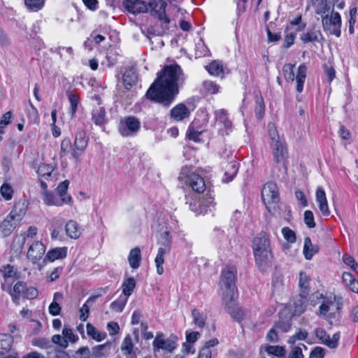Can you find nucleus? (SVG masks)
Wrapping results in <instances>:
<instances>
[{"mask_svg": "<svg viewBox=\"0 0 358 358\" xmlns=\"http://www.w3.org/2000/svg\"><path fill=\"white\" fill-rule=\"evenodd\" d=\"M159 248L164 250L171 251V236L168 231L162 232L158 238Z\"/></svg>", "mask_w": 358, "mask_h": 358, "instance_id": "58836bf2", "label": "nucleus"}, {"mask_svg": "<svg viewBox=\"0 0 358 358\" xmlns=\"http://www.w3.org/2000/svg\"><path fill=\"white\" fill-rule=\"evenodd\" d=\"M282 234L287 242L293 243L296 241V234L289 227H283L282 229Z\"/></svg>", "mask_w": 358, "mask_h": 358, "instance_id": "680f3d73", "label": "nucleus"}, {"mask_svg": "<svg viewBox=\"0 0 358 358\" xmlns=\"http://www.w3.org/2000/svg\"><path fill=\"white\" fill-rule=\"evenodd\" d=\"M208 72L215 76H220L224 74V67L222 64L218 61H213L206 66Z\"/></svg>", "mask_w": 358, "mask_h": 358, "instance_id": "37998d69", "label": "nucleus"}, {"mask_svg": "<svg viewBox=\"0 0 358 358\" xmlns=\"http://www.w3.org/2000/svg\"><path fill=\"white\" fill-rule=\"evenodd\" d=\"M110 343H106L102 345H96L92 349V355L94 358H103L108 356Z\"/></svg>", "mask_w": 358, "mask_h": 358, "instance_id": "a19ab883", "label": "nucleus"}, {"mask_svg": "<svg viewBox=\"0 0 358 358\" xmlns=\"http://www.w3.org/2000/svg\"><path fill=\"white\" fill-rule=\"evenodd\" d=\"M160 24H155V26H150L148 28V37L151 36H162L169 30V24L170 20L167 17L158 18Z\"/></svg>", "mask_w": 358, "mask_h": 358, "instance_id": "4be33fe9", "label": "nucleus"}, {"mask_svg": "<svg viewBox=\"0 0 358 358\" xmlns=\"http://www.w3.org/2000/svg\"><path fill=\"white\" fill-rule=\"evenodd\" d=\"M315 200L320 212L323 216H329L331 213L326 193L322 187H318L315 192Z\"/></svg>", "mask_w": 358, "mask_h": 358, "instance_id": "6ab92c4d", "label": "nucleus"}, {"mask_svg": "<svg viewBox=\"0 0 358 358\" xmlns=\"http://www.w3.org/2000/svg\"><path fill=\"white\" fill-rule=\"evenodd\" d=\"M0 194L6 201H9L13 198V189L8 182H3L0 187Z\"/></svg>", "mask_w": 358, "mask_h": 358, "instance_id": "3c124183", "label": "nucleus"}, {"mask_svg": "<svg viewBox=\"0 0 358 358\" xmlns=\"http://www.w3.org/2000/svg\"><path fill=\"white\" fill-rule=\"evenodd\" d=\"M262 350H264L268 355L280 357L284 355L285 350L282 347L276 345H266L262 347Z\"/></svg>", "mask_w": 358, "mask_h": 358, "instance_id": "864d4df0", "label": "nucleus"}, {"mask_svg": "<svg viewBox=\"0 0 358 358\" xmlns=\"http://www.w3.org/2000/svg\"><path fill=\"white\" fill-rule=\"evenodd\" d=\"M128 262L129 266L133 269H136L140 266L141 260V250L139 248H135L130 250L128 255Z\"/></svg>", "mask_w": 358, "mask_h": 358, "instance_id": "72a5a7b5", "label": "nucleus"}, {"mask_svg": "<svg viewBox=\"0 0 358 358\" xmlns=\"http://www.w3.org/2000/svg\"><path fill=\"white\" fill-rule=\"evenodd\" d=\"M318 251L319 247L316 245H313L309 237L305 238L303 248V254L305 259L310 260L318 252Z\"/></svg>", "mask_w": 358, "mask_h": 358, "instance_id": "c85d7f7f", "label": "nucleus"}, {"mask_svg": "<svg viewBox=\"0 0 358 358\" xmlns=\"http://www.w3.org/2000/svg\"><path fill=\"white\" fill-rule=\"evenodd\" d=\"M217 344L218 341L216 338H213L206 342L205 346L200 351L198 358H211V350L210 348Z\"/></svg>", "mask_w": 358, "mask_h": 358, "instance_id": "49530a36", "label": "nucleus"}, {"mask_svg": "<svg viewBox=\"0 0 358 358\" xmlns=\"http://www.w3.org/2000/svg\"><path fill=\"white\" fill-rule=\"evenodd\" d=\"M88 143L86 134L84 131H79L76 134L73 149L71 152V157L78 161L79 157L85 150Z\"/></svg>", "mask_w": 358, "mask_h": 358, "instance_id": "dca6fc26", "label": "nucleus"}, {"mask_svg": "<svg viewBox=\"0 0 358 358\" xmlns=\"http://www.w3.org/2000/svg\"><path fill=\"white\" fill-rule=\"evenodd\" d=\"M122 81L126 90H130L137 82V75L132 69H127L122 75Z\"/></svg>", "mask_w": 358, "mask_h": 358, "instance_id": "bb28decb", "label": "nucleus"}, {"mask_svg": "<svg viewBox=\"0 0 358 358\" xmlns=\"http://www.w3.org/2000/svg\"><path fill=\"white\" fill-rule=\"evenodd\" d=\"M215 118L217 126L221 129L222 127L229 129L231 127V122L228 120L226 112L224 110H219L215 112Z\"/></svg>", "mask_w": 358, "mask_h": 358, "instance_id": "4c0bfd02", "label": "nucleus"}, {"mask_svg": "<svg viewBox=\"0 0 358 358\" xmlns=\"http://www.w3.org/2000/svg\"><path fill=\"white\" fill-rule=\"evenodd\" d=\"M227 310L228 313L231 315V317L240 321L243 319V311L237 304L235 303L234 299L231 300L229 303H223Z\"/></svg>", "mask_w": 358, "mask_h": 358, "instance_id": "2f4dec72", "label": "nucleus"}, {"mask_svg": "<svg viewBox=\"0 0 358 358\" xmlns=\"http://www.w3.org/2000/svg\"><path fill=\"white\" fill-rule=\"evenodd\" d=\"M196 122L194 121L192 124L189 127L187 131V136L189 139L193 140L195 142L200 141L203 130L196 128Z\"/></svg>", "mask_w": 358, "mask_h": 358, "instance_id": "a18cd8bd", "label": "nucleus"}, {"mask_svg": "<svg viewBox=\"0 0 358 358\" xmlns=\"http://www.w3.org/2000/svg\"><path fill=\"white\" fill-rule=\"evenodd\" d=\"M67 95L70 102L69 113L71 117L73 118L77 111L78 106L80 102V99L77 94H72L68 92Z\"/></svg>", "mask_w": 358, "mask_h": 358, "instance_id": "de8ad7c7", "label": "nucleus"}, {"mask_svg": "<svg viewBox=\"0 0 358 358\" xmlns=\"http://www.w3.org/2000/svg\"><path fill=\"white\" fill-rule=\"evenodd\" d=\"M152 345L155 350L161 349L169 353L173 352L178 346L176 338L164 339L158 334L153 341Z\"/></svg>", "mask_w": 358, "mask_h": 358, "instance_id": "f3484780", "label": "nucleus"}, {"mask_svg": "<svg viewBox=\"0 0 358 358\" xmlns=\"http://www.w3.org/2000/svg\"><path fill=\"white\" fill-rule=\"evenodd\" d=\"M268 133L271 139V148L274 159L277 162H281L285 159L287 155L285 143L280 139L276 129L273 124L268 125Z\"/></svg>", "mask_w": 358, "mask_h": 358, "instance_id": "1a4fd4ad", "label": "nucleus"}, {"mask_svg": "<svg viewBox=\"0 0 358 358\" xmlns=\"http://www.w3.org/2000/svg\"><path fill=\"white\" fill-rule=\"evenodd\" d=\"M310 6L314 13L320 15L321 18L334 10V6L327 0H310Z\"/></svg>", "mask_w": 358, "mask_h": 358, "instance_id": "412c9836", "label": "nucleus"}, {"mask_svg": "<svg viewBox=\"0 0 358 358\" xmlns=\"http://www.w3.org/2000/svg\"><path fill=\"white\" fill-rule=\"evenodd\" d=\"M136 287V280L134 278H128L122 283V296H127V299L132 294Z\"/></svg>", "mask_w": 358, "mask_h": 358, "instance_id": "c03bdc74", "label": "nucleus"}, {"mask_svg": "<svg viewBox=\"0 0 358 358\" xmlns=\"http://www.w3.org/2000/svg\"><path fill=\"white\" fill-rule=\"evenodd\" d=\"M32 344L41 348L47 349L50 347L49 341L44 338H36L33 339Z\"/></svg>", "mask_w": 358, "mask_h": 358, "instance_id": "69168bd1", "label": "nucleus"}, {"mask_svg": "<svg viewBox=\"0 0 358 358\" xmlns=\"http://www.w3.org/2000/svg\"><path fill=\"white\" fill-rule=\"evenodd\" d=\"M105 110L103 108H99L93 113V120L96 124H102L105 121Z\"/></svg>", "mask_w": 358, "mask_h": 358, "instance_id": "0e129e2a", "label": "nucleus"}, {"mask_svg": "<svg viewBox=\"0 0 358 358\" xmlns=\"http://www.w3.org/2000/svg\"><path fill=\"white\" fill-rule=\"evenodd\" d=\"M63 299V295L60 292H55L53 296L52 302L50 304L48 310L50 315L55 316L58 315L61 311L59 303Z\"/></svg>", "mask_w": 358, "mask_h": 358, "instance_id": "f704fd0d", "label": "nucleus"}, {"mask_svg": "<svg viewBox=\"0 0 358 358\" xmlns=\"http://www.w3.org/2000/svg\"><path fill=\"white\" fill-rule=\"evenodd\" d=\"M236 271L233 267H226L222 271L219 283L220 293L223 303H229L235 299L236 287L235 285Z\"/></svg>", "mask_w": 358, "mask_h": 358, "instance_id": "20e7f679", "label": "nucleus"}, {"mask_svg": "<svg viewBox=\"0 0 358 358\" xmlns=\"http://www.w3.org/2000/svg\"><path fill=\"white\" fill-rule=\"evenodd\" d=\"M134 348V343L130 335H127L121 345V350L126 355H131Z\"/></svg>", "mask_w": 358, "mask_h": 358, "instance_id": "5fc2aeb1", "label": "nucleus"}, {"mask_svg": "<svg viewBox=\"0 0 358 358\" xmlns=\"http://www.w3.org/2000/svg\"><path fill=\"white\" fill-rule=\"evenodd\" d=\"M122 5L128 12L132 14L148 12L147 3L142 0H125Z\"/></svg>", "mask_w": 358, "mask_h": 358, "instance_id": "a211bd4d", "label": "nucleus"}, {"mask_svg": "<svg viewBox=\"0 0 358 358\" xmlns=\"http://www.w3.org/2000/svg\"><path fill=\"white\" fill-rule=\"evenodd\" d=\"M324 31L338 38L341 35L342 20L339 13L331 11L321 18Z\"/></svg>", "mask_w": 358, "mask_h": 358, "instance_id": "6e6552de", "label": "nucleus"}, {"mask_svg": "<svg viewBox=\"0 0 358 358\" xmlns=\"http://www.w3.org/2000/svg\"><path fill=\"white\" fill-rule=\"evenodd\" d=\"M52 341L59 345L62 348H66L68 346V342L66 341V338H64L63 335H55L52 338Z\"/></svg>", "mask_w": 358, "mask_h": 358, "instance_id": "774afa93", "label": "nucleus"}, {"mask_svg": "<svg viewBox=\"0 0 358 358\" xmlns=\"http://www.w3.org/2000/svg\"><path fill=\"white\" fill-rule=\"evenodd\" d=\"M342 307L341 299L335 295L324 297L319 307V315L327 320L336 317Z\"/></svg>", "mask_w": 358, "mask_h": 358, "instance_id": "423d86ee", "label": "nucleus"}, {"mask_svg": "<svg viewBox=\"0 0 358 358\" xmlns=\"http://www.w3.org/2000/svg\"><path fill=\"white\" fill-rule=\"evenodd\" d=\"M190 112L185 105L179 103L170 110L171 117L176 121H182L189 116Z\"/></svg>", "mask_w": 358, "mask_h": 358, "instance_id": "a878e982", "label": "nucleus"}, {"mask_svg": "<svg viewBox=\"0 0 358 358\" xmlns=\"http://www.w3.org/2000/svg\"><path fill=\"white\" fill-rule=\"evenodd\" d=\"M86 331L88 336L97 342L103 341L107 336L106 332L98 330L91 323L86 324Z\"/></svg>", "mask_w": 358, "mask_h": 358, "instance_id": "473e14b6", "label": "nucleus"}, {"mask_svg": "<svg viewBox=\"0 0 358 358\" xmlns=\"http://www.w3.org/2000/svg\"><path fill=\"white\" fill-rule=\"evenodd\" d=\"M322 36L320 30L315 28L308 29L306 33L301 34L300 39L304 43L309 42H316L319 41V38Z\"/></svg>", "mask_w": 358, "mask_h": 358, "instance_id": "c9c22d12", "label": "nucleus"}, {"mask_svg": "<svg viewBox=\"0 0 358 358\" xmlns=\"http://www.w3.org/2000/svg\"><path fill=\"white\" fill-rule=\"evenodd\" d=\"M204 90L210 94H217L219 92L220 87L211 80H206L203 83Z\"/></svg>", "mask_w": 358, "mask_h": 358, "instance_id": "4d7b16f0", "label": "nucleus"}, {"mask_svg": "<svg viewBox=\"0 0 358 358\" xmlns=\"http://www.w3.org/2000/svg\"><path fill=\"white\" fill-rule=\"evenodd\" d=\"M38 233L37 227L31 226L24 234H21L15 238V241L19 243L20 249H22L28 239H33Z\"/></svg>", "mask_w": 358, "mask_h": 358, "instance_id": "cd10ccee", "label": "nucleus"}, {"mask_svg": "<svg viewBox=\"0 0 358 358\" xmlns=\"http://www.w3.org/2000/svg\"><path fill=\"white\" fill-rule=\"evenodd\" d=\"M238 171V166L236 162L229 163L225 169V173L222 178L223 182H229L233 180Z\"/></svg>", "mask_w": 358, "mask_h": 358, "instance_id": "79ce46f5", "label": "nucleus"}, {"mask_svg": "<svg viewBox=\"0 0 358 358\" xmlns=\"http://www.w3.org/2000/svg\"><path fill=\"white\" fill-rule=\"evenodd\" d=\"M45 246L41 241H35L29 244L27 257L33 264L38 263L44 256L45 252Z\"/></svg>", "mask_w": 358, "mask_h": 358, "instance_id": "4468645a", "label": "nucleus"}, {"mask_svg": "<svg viewBox=\"0 0 358 358\" xmlns=\"http://www.w3.org/2000/svg\"><path fill=\"white\" fill-rule=\"evenodd\" d=\"M309 280H310V278L307 275V274L303 272V271H301L299 273V287L303 289V293H305V291L309 287Z\"/></svg>", "mask_w": 358, "mask_h": 358, "instance_id": "052dcab7", "label": "nucleus"}, {"mask_svg": "<svg viewBox=\"0 0 358 358\" xmlns=\"http://www.w3.org/2000/svg\"><path fill=\"white\" fill-rule=\"evenodd\" d=\"M343 262L350 266L355 272L358 273V264L355 262V259L348 255H345L343 257Z\"/></svg>", "mask_w": 358, "mask_h": 358, "instance_id": "e2e57ef3", "label": "nucleus"}, {"mask_svg": "<svg viewBox=\"0 0 358 358\" xmlns=\"http://www.w3.org/2000/svg\"><path fill=\"white\" fill-rule=\"evenodd\" d=\"M252 248L256 264L261 269H264L273 258L268 236L266 234H260L255 237Z\"/></svg>", "mask_w": 358, "mask_h": 358, "instance_id": "7ed1b4c3", "label": "nucleus"}, {"mask_svg": "<svg viewBox=\"0 0 358 358\" xmlns=\"http://www.w3.org/2000/svg\"><path fill=\"white\" fill-rule=\"evenodd\" d=\"M262 199L268 211L275 210L280 201L278 189L275 183H266L262 190Z\"/></svg>", "mask_w": 358, "mask_h": 358, "instance_id": "9d476101", "label": "nucleus"}, {"mask_svg": "<svg viewBox=\"0 0 358 358\" xmlns=\"http://www.w3.org/2000/svg\"><path fill=\"white\" fill-rule=\"evenodd\" d=\"M294 69V65L291 64L284 65L282 69L284 76L287 81L290 82H294V79H296V91L298 93H301L303 90V85L306 78L307 67L304 64H301L298 67L296 77Z\"/></svg>", "mask_w": 358, "mask_h": 358, "instance_id": "0eeeda50", "label": "nucleus"}, {"mask_svg": "<svg viewBox=\"0 0 358 358\" xmlns=\"http://www.w3.org/2000/svg\"><path fill=\"white\" fill-rule=\"evenodd\" d=\"M141 128L140 120L134 116H127L120 120L118 130L122 136L136 135Z\"/></svg>", "mask_w": 358, "mask_h": 358, "instance_id": "9b49d317", "label": "nucleus"}, {"mask_svg": "<svg viewBox=\"0 0 358 358\" xmlns=\"http://www.w3.org/2000/svg\"><path fill=\"white\" fill-rule=\"evenodd\" d=\"M0 272L2 276L4 278L6 282L7 281V280L13 278L15 274L13 266L9 264L3 266L1 268Z\"/></svg>", "mask_w": 358, "mask_h": 358, "instance_id": "13d9d810", "label": "nucleus"}, {"mask_svg": "<svg viewBox=\"0 0 358 358\" xmlns=\"http://www.w3.org/2000/svg\"><path fill=\"white\" fill-rule=\"evenodd\" d=\"M193 322L196 326L199 327H203L206 323V316L203 313L200 312L198 309L194 308L192 311Z\"/></svg>", "mask_w": 358, "mask_h": 358, "instance_id": "09e8293b", "label": "nucleus"}, {"mask_svg": "<svg viewBox=\"0 0 358 358\" xmlns=\"http://www.w3.org/2000/svg\"><path fill=\"white\" fill-rule=\"evenodd\" d=\"M148 6V12L158 18L167 17L165 13L166 3L164 0H150Z\"/></svg>", "mask_w": 358, "mask_h": 358, "instance_id": "5701e85b", "label": "nucleus"}, {"mask_svg": "<svg viewBox=\"0 0 358 358\" xmlns=\"http://www.w3.org/2000/svg\"><path fill=\"white\" fill-rule=\"evenodd\" d=\"M2 289L8 291L11 295L13 301L16 302L19 299L20 294L24 292L25 285L21 282H18L14 285L13 290H11L9 287H6V285L3 283L2 284Z\"/></svg>", "mask_w": 358, "mask_h": 358, "instance_id": "e433bc0d", "label": "nucleus"}, {"mask_svg": "<svg viewBox=\"0 0 358 358\" xmlns=\"http://www.w3.org/2000/svg\"><path fill=\"white\" fill-rule=\"evenodd\" d=\"M169 252V251L158 248L157 254L155 259L157 274L162 275L164 273L163 264L164 263V256Z\"/></svg>", "mask_w": 358, "mask_h": 358, "instance_id": "ea45409f", "label": "nucleus"}, {"mask_svg": "<svg viewBox=\"0 0 358 358\" xmlns=\"http://www.w3.org/2000/svg\"><path fill=\"white\" fill-rule=\"evenodd\" d=\"M213 197L210 194H206L199 201H195L189 204L192 211L198 215H205L208 212H211L215 208V203Z\"/></svg>", "mask_w": 358, "mask_h": 358, "instance_id": "ddd939ff", "label": "nucleus"}, {"mask_svg": "<svg viewBox=\"0 0 358 358\" xmlns=\"http://www.w3.org/2000/svg\"><path fill=\"white\" fill-rule=\"evenodd\" d=\"M62 335L66 338V341L71 343H76L78 340V336L75 335L73 330L69 327H64L62 330Z\"/></svg>", "mask_w": 358, "mask_h": 358, "instance_id": "bf43d9fd", "label": "nucleus"}, {"mask_svg": "<svg viewBox=\"0 0 358 358\" xmlns=\"http://www.w3.org/2000/svg\"><path fill=\"white\" fill-rule=\"evenodd\" d=\"M26 213L25 208L20 205H15L6 217L0 222V236H9L20 224Z\"/></svg>", "mask_w": 358, "mask_h": 358, "instance_id": "39448f33", "label": "nucleus"}, {"mask_svg": "<svg viewBox=\"0 0 358 358\" xmlns=\"http://www.w3.org/2000/svg\"><path fill=\"white\" fill-rule=\"evenodd\" d=\"M127 300L128 299H127V296H120L117 300L110 304V309L116 313H121L123 310Z\"/></svg>", "mask_w": 358, "mask_h": 358, "instance_id": "8fccbe9b", "label": "nucleus"}, {"mask_svg": "<svg viewBox=\"0 0 358 358\" xmlns=\"http://www.w3.org/2000/svg\"><path fill=\"white\" fill-rule=\"evenodd\" d=\"M340 332L338 331L330 336L327 334L324 329L317 328L315 329V336L320 340V343L331 349H336L338 345L340 339Z\"/></svg>", "mask_w": 358, "mask_h": 358, "instance_id": "2eb2a0df", "label": "nucleus"}, {"mask_svg": "<svg viewBox=\"0 0 358 358\" xmlns=\"http://www.w3.org/2000/svg\"><path fill=\"white\" fill-rule=\"evenodd\" d=\"M185 76L178 64L166 66L157 75V79L148 89L146 96L151 100L169 106L179 87L185 80Z\"/></svg>", "mask_w": 358, "mask_h": 358, "instance_id": "f257e3e1", "label": "nucleus"}, {"mask_svg": "<svg viewBox=\"0 0 358 358\" xmlns=\"http://www.w3.org/2000/svg\"><path fill=\"white\" fill-rule=\"evenodd\" d=\"M66 235L72 238L77 239L81 235V230L79 224L74 220H69L65 225Z\"/></svg>", "mask_w": 358, "mask_h": 358, "instance_id": "7c9ffc66", "label": "nucleus"}, {"mask_svg": "<svg viewBox=\"0 0 358 358\" xmlns=\"http://www.w3.org/2000/svg\"><path fill=\"white\" fill-rule=\"evenodd\" d=\"M54 166L51 164H41L39 165L37 173L39 176L40 182L44 180H52L55 179Z\"/></svg>", "mask_w": 358, "mask_h": 358, "instance_id": "393cba45", "label": "nucleus"}, {"mask_svg": "<svg viewBox=\"0 0 358 358\" xmlns=\"http://www.w3.org/2000/svg\"><path fill=\"white\" fill-rule=\"evenodd\" d=\"M45 0H24L27 8L31 11H38L44 6Z\"/></svg>", "mask_w": 358, "mask_h": 358, "instance_id": "603ef678", "label": "nucleus"}, {"mask_svg": "<svg viewBox=\"0 0 358 358\" xmlns=\"http://www.w3.org/2000/svg\"><path fill=\"white\" fill-rule=\"evenodd\" d=\"M69 182L66 180L59 184L56 188L55 193L48 190V185L45 181L41 180V196L44 204L60 207L64 204L71 206L73 199L67 193Z\"/></svg>", "mask_w": 358, "mask_h": 358, "instance_id": "f03ea898", "label": "nucleus"}, {"mask_svg": "<svg viewBox=\"0 0 358 358\" xmlns=\"http://www.w3.org/2000/svg\"><path fill=\"white\" fill-rule=\"evenodd\" d=\"M73 149V147H72L71 140L69 138H64L61 143V157H66L69 155H71Z\"/></svg>", "mask_w": 358, "mask_h": 358, "instance_id": "6e6d98bb", "label": "nucleus"}, {"mask_svg": "<svg viewBox=\"0 0 358 358\" xmlns=\"http://www.w3.org/2000/svg\"><path fill=\"white\" fill-rule=\"evenodd\" d=\"M292 315L287 308L283 309L280 313L279 320L275 323L274 327L283 333L288 332L292 327L291 317Z\"/></svg>", "mask_w": 358, "mask_h": 358, "instance_id": "aec40b11", "label": "nucleus"}, {"mask_svg": "<svg viewBox=\"0 0 358 358\" xmlns=\"http://www.w3.org/2000/svg\"><path fill=\"white\" fill-rule=\"evenodd\" d=\"M66 255V247L55 248L48 251L47 254L45 255L43 259V262H53L55 260L65 258Z\"/></svg>", "mask_w": 358, "mask_h": 358, "instance_id": "b1692460", "label": "nucleus"}, {"mask_svg": "<svg viewBox=\"0 0 358 358\" xmlns=\"http://www.w3.org/2000/svg\"><path fill=\"white\" fill-rule=\"evenodd\" d=\"M187 168L181 170L180 178L185 180L187 184L192 188V189L198 193L203 192L205 189V182L203 179L195 173H189Z\"/></svg>", "mask_w": 358, "mask_h": 358, "instance_id": "f8f14e48", "label": "nucleus"}, {"mask_svg": "<svg viewBox=\"0 0 358 358\" xmlns=\"http://www.w3.org/2000/svg\"><path fill=\"white\" fill-rule=\"evenodd\" d=\"M304 222L309 228H313L315 226L314 215L312 211L306 210L304 213Z\"/></svg>", "mask_w": 358, "mask_h": 358, "instance_id": "338daca9", "label": "nucleus"}, {"mask_svg": "<svg viewBox=\"0 0 358 358\" xmlns=\"http://www.w3.org/2000/svg\"><path fill=\"white\" fill-rule=\"evenodd\" d=\"M306 293L300 294L293 303V313L292 315L302 314L306 309Z\"/></svg>", "mask_w": 358, "mask_h": 358, "instance_id": "c756f323", "label": "nucleus"}]
</instances>
